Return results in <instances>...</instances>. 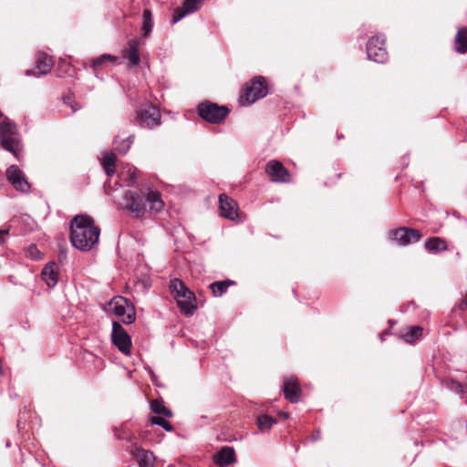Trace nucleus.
<instances>
[{"label":"nucleus","mask_w":467,"mask_h":467,"mask_svg":"<svg viewBox=\"0 0 467 467\" xmlns=\"http://www.w3.org/2000/svg\"><path fill=\"white\" fill-rule=\"evenodd\" d=\"M257 426L260 431H263V415L259 414L257 416Z\"/></svg>","instance_id":"nucleus-39"},{"label":"nucleus","mask_w":467,"mask_h":467,"mask_svg":"<svg viewBox=\"0 0 467 467\" xmlns=\"http://www.w3.org/2000/svg\"><path fill=\"white\" fill-rule=\"evenodd\" d=\"M169 287L171 292L174 295V298L181 309V312L186 317L192 316L197 308L194 293L178 278L171 280Z\"/></svg>","instance_id":"nucleus-3"},{"label":"nucleus","mask_w":467,"mask_h":467,"mask_svg":"<svg viewBox=\"0 0 467 467\" xmlns=\"http://www.w3.org/2000/svg\"><path fill=\"white\" fill-rule=\"evenodd\" d=\"M198 115L207 122L219 124L228 116L230 110L226 106H220L212 101H203L197 107Z\"/></svg>","instance_id":"nucleus-5"},{"label":"nucleus","mask_w":467,"mask_h":467,"mask_svg":"<svg viewBox=\"0 0 467 467\" xmlns=\"http://www.w3.org/2000/svg\"><path fill=\"white\" fill-rule=\"evenodd\" d=\"M0 143L5 150L19 159L20 135L16 123L6 118L0 124Z\"/></svg>","instance_id":"nucleus-4"},{"label":"nucleus","mask_w":467,"mask_h":467,"mask_svg":"<svg viewBox=\"0 0 467 467\" xmlns=\"http://www.w3.org/2000/svg\"><path fill=\"white\" fill-rule=\"evenodd\" d=\"M321 437V434H320V431L319 430H317L316 431H314L311 436H310V440L312 441H318Z\"/></svg>","instance_id":"nucleus-38"},{"label":"nucleus","mask_w":467,"mask_h":467,"mask_svg":"<svg viewBox=\"0 0 467 467\" xmlns=\"http://www.w3.org/2000/svg\"><path fill=\"white\" fill-rule=\"evenodd\" d=\"M445 386L447 389L457 394H462L465 392V387L462 383L454 379L446 380Z\"/></svg>","instance_id":"nucleus-32"},{"label":"nucleus","mask_w":467,"mask_h":467,"mask_svg":"<svg viewBox=\"0 0 467 467\" xmlns=\"http://www.w3.org/2000/svg\"><path fill=\"white\" fill-rule=\"evenodd\" d=\"M410 306H413L414 307V303L413 302H410L408 306H407V308L404 310V311H407L408 308H410Z\"/></svg>","instance_id":"nucleus-43"},{"label":"nucleus","mask_w":467,"mask_h":467,"mask_svg":"<svg viewBox=\"0 0 467 467\" xmlns=\"http://www.w3.org/2000/svg\"><path fill=\"white\" fill-rule=\"evenodd\" d=\"M214 462L219 467H226L236 462L235 451L233 447L224 446L214 456Z\"/></svg>","instance_id":"nucleus-18"},{"label":"nucleus","mask_w":467,"mask_h":467,"mask_svg":"<svg viewBox=\"0 0 467 467\" xmlns=\"http://www.w3.org/2000/svg\"><path fill=\"white\" fill-rule=\"evenodd\" d=\"M119 204L134 213L135 217L142 216L148 205L150 210L155 212L161 211L163 207L161 194L158 192L150 191L148 188L124 190L122 202Z\"/></svg>","instance_id":"nucleus-1"},{"label":"nucleus","mask_w":467,"mask_h":467,"mask_svg":"<svg viewBox=\"0 0 467 467\" xmlns=\"http://www.w3.org/2000/svg\"><path fill=\"white\" fill-rule=\"evenodd\" d=\"M136 119L140 127L151 129L160 124L161 114L155 106L147 104L137 111Z\"/></svg>","instance_id":"nucleus-9"},{"label":"nucleus","mask_w":467,"mask_h":467,"mask_svg":"<svg viewBox=\"0 0 467 467\" xmlns=\"http://www.w3.org/2000/svg\"><path fill=\"white\" fill-rule=\"evenodd\" d=\"M421 327H411L409 328V330L402 336L404 340L406 342H413L416 339H418L421 334Z\"/></svg>","instance_id":"nucleus-29"},{"label":"nucleus","mask_w":467,"mask_h":467,"mask_svg":"<svg viewBox=\"0 0 467 467\" xmlns=\"http://www.w3.org/2000/svg\"><path fill=\"white\" fill-rule=\"evenodd\" d=\"M234 284L235 282L232 280H223L213 282L209 286L214 296H222L227 291L229 286Z\"/></svg>","instance_id":"nucleus-25"},{"label":"nucleus","mask_w":467,"mask_h":467,"mask_svg":"<svg viewBox=\"0 0 467 467\" xmlns=\"http://www.w3.org/2000/svg\"><path fill=\"white\" fill-rule=\"evenodd\" d=\"M108 185H109V184H108L107 182L104 184V188H105V191H106V192L108 191V190H107V189H108Z\"/></svg>","instance_id":"nucleus-44"},{"label":"nucleus","mask_w":467,"mask_h":467,"mask_svg":"<svg viewBox=\"0 0 467 467\" xmlns=\"http://www.w3.org/2000/svg\"><path fill=\"white\" fill-rule=\"evenodd\" d=\"M425 248L433 254L447 250L446 242L440 237H432L425 242Z\"/></svg>","instance_id":"nucleus-23"},{"label":"nucleus","mask_w":467,"mask_h":467,"mask_svg":"<svg viewBox=\"0 0 467 467\" xmlns=\"http://www.w3.org/2000/svg\"><path fill=\"white\" fill-rule=\"evenodd\" d=\"M6 179L16 191L21 192H28L30 191V184L25 173L18 166L11 165L7 168Z\"/></svg>","instance_id":"nucleus-13"},{"label":"nucleus","mask_w":467,"mask_h":467,"mask_svg":"<svg viewBox=\"0 0 467 467\" xmlns=\"http://www.w3.org/2000/svg\"><path fill=\"white\" fill-rule=\"evenodd\" d=\"M186 15H188L187 12L184 11L182 8L176 10L174 15H173V17H172V24H175V23L179 22Z\"/></svg>","instance_id":"nucleus-35"},{"label":"nucleus","mask_w":467,"mask_h":467,"mask_svg":"<svg viewBox=\"0 0 467 467\" xmlns=\"http://www.w3.org/2000/svg\"><path fill=\"white\" fill-rule=\"evenodd\" d=\"M112 311L117 317H122V322L131 324L136 319L135 308L128 299L118 296L111 300Z\"/></svg>","instance_id":"nucleus-7"},{"label":"nucleus","mask_w":467,"mask_h":467,"mask_svg":"<svg viewBox=\"0 0 467 467\" xmlns=\"http://www.w3.org/2000/svg\"><path fill=\"white\" fill-rule=\"evenodd\" d=\"M455 50L460 54L467 52V27H461L455 36Z\"/></svg>","instance_id":"nucleus-22"},{"label":"nucleus","mask_w":467,"mask_h":467,"mask_svg":"<svg viewBox=\"0 0 467 467\" xmlns=\"http://www.w3.org/2000/svg\"><path fill=\"white\" fill-rule=\"evenodd\" d=\"M116 160V155L113 152H107L101 160V165L109 177L115 173Z\"/></svg>","instance_id":"nucleus-24"},{"label":"nucleus","mask_w":467,"mask_h":467,"mask_svg":"<svg viewBox=\"0 0 467 467\" xmlns=\"http://www.w3.org/2000/svg\"><path fill=\"white\" fill-rule=\"evenodd\" d=\"M115 437L119 440H128L130 441V436L125 432L124 430H119L118 428L114 429Z\"/></svg>","instance_id":"nucleus-34"},{"label":"nucleus","mask_w":467,"mask_h":467,"mask_svg":"<svg viewBox=\"0 0 467 467\" xmlns=\"http://www.w3.org/2000/svg\"><path fill=\"white\" fill-rule=\"evenodd\" d=\"M111 340L121 353L130 354L131 338L123 327L116 321L112 323Z\"/></svg>","instance_id":"nucleus-10"},{"label":"nucleus","mask_w":467,"mask_h":467,"mask_svg":"<svg viewBox=\"0 0 467 467\" xmlns=\"http://www.w3.org/2000/svg\"><path fill=\"white\" fill-rule=\"evenodd\" d=\"M219 211L222 217L229 220H234L238 215L235 201L224 193L219 195Z\"/></svg>","instance_id":"nucleus-16"},{"label":"nucleus","mask_w":467,"mask_h":467,"mask_svg":"<svg viewBox=\"0 0 467 467\" xmlns=\"http://www.w3.org/2000/svg\"><path fill=\"white\" fill-rule=\"evenodd\" d=\"M383 36H374L367 43L368 58L377 63H384L388 58Z\"/></svg>","instance_id":"nucleus-8"},{"label":"nucleus","mask_w":467,"mask_h":467,"mask_svg":"<svg viewBox=\"0 0 467 467\" xmlns=\"http://www.w3.org/2000/svg\"><path fill=\"white\" fill-rule=\"evenodd\" d=\"M149 422L151 424V425H158V426H161L162 427L165 431H173V427L172 425L167 420H165L164 418L162 417H160V416H152L149 419Z\"/></svg>","instance_id":"nucleus-30"},{"label":"nucleus","mask_w":467,"mask_h":467,"mask_svg":"<svg viewBox=\"0 0 467 467\" xmlns=\"http://www.w3.org/2000/svg\"><path fill=\"white\" fill-rule=\"evenodd\" d=\"M265 172L270 177L273 182H290L291 175L288 170L276 160H273L267 162L265 167Z\"/></svg>","instance_id":"nucleus-11"},{"label":"nucleus","mask_w":467,"mask_h":467,"mask_svg":"<svg viewBox=\"0 0 467 467\" xmlns=\"http://www.w3.org/2000/svg\"><path fill=\"white\" fill-rule=\"evenodd\" d=\"M53 67V60L47 54L39 53L36 61V67L34 69H27L26 71V75L30 77L34 76L36 78H40L41 76L47 75L49 73Z\"/></svg>","instance_id":"nucleus-15"},{"label":"nucleus","mask_w":467,"mask_h":467,"mask_svg":"<svg viewBox=\"0 0 467 467\" xmlns=\"http://www.w3.org/2000/svg\"><path fill=\"white\" fill-rule=\"evenodd\" d=\"M41 276L48 287H55L58 281L56 264L53 262L47 264L41 272Z\"/></svg>","instance_id":"nucleus-19"},{"label":"nucleus","mask_w":467,"mask_h":467,"mask_svg":"<svg viewBox=\"0 0 467 467\" xmlns=\"http://www.w3.org/2000/svg\"><path fill=\"white\" fill-rule=\"evenodd\" d=\"M130 453L137 459L139 467H154L155 457L150 451L144 450L137 443H132Z\"/></svg>","instance_id":"nucleus-17"},{"label":"nucleus","mask_w":467,"mask_h":467,"mask_svg":"<svg viewBox=\"0 0 467 467\" xmlns=\"http://www.w3.org/2000/svg\"><path fill=\"white\" fill-rule=\"evenodd\" d=\"M275 422L274 418L265 414V429H270Z\"/></svg>","instance_id":"nucleus-36"},{"label":"nucleus","mask_w":467,"mask_h":467,"mask_svg":"<svg viewBox=\"0 0 467 467\" xmlns=\"http://www.w3.org/2000/svg\"><path fill=\"white\" fill-rule=\"evenodd\" d=\"M202 2V0H184L182 8L186 11L187 14H191L200 9V4Z\"/></svg>","instance_id":"nucleus-31"},{"label":"nucleus","mask_w":467,"mask_h":467,"mask_svg":"<svg viewBox=\"0 0 467 467\" xmlns=\"http://www.w3.org/2000/svg\"><path fill=\"white\" fill-rule=\"evenodd\" d=\"M282 391L285 400L291 403H297L302 395L299 380L295 376H288L284 379Z\"/></svg>","instance_id":"nucleus-14"},{"label":"nucleus","mask_w":467,"mask_h":467,"mask_svg":"<svg viewBox=\"0 0 467 467\" xmlns=\"http://www.w3.org/2000/svg\"><path fill=\"white\" fill-rule=\"evenodd\" d=\"M263 91V76L254 77L250 82L243 88V94L239 99L241 106L251 105L259 99Z\"/></svg>","instance_id":"nucleus-6"},{"label":"nucleus","mask_w":467,"mask_h":467,"mask_svg":"<svg viewBox=\"0 0 467 467\" xmlns=\"http://www.w3.org/2000/svg\"><path fill=\"white\" fill-rule=\"evenodd\" d=\"M100 230L88 215H77L70 223V242L77 249L90 251L99 239Z\"/></svg>","instance_id":"nucleus-2"},{"label":"nucleus","mask_w":467,"mask_h":467,"mask_svg":"<svg viewBox=\"0 0 467 467\" xmlns=\"http://www.w3.org/2000/svg\"><path fill=\"white\" fill-rule=\"evenodd\" d=\"M128 187L134 186L138 182V171L136 168H129L127 171L119 175Z\"/></svg>","instance_id":"nucleus-27"},{"label":"nucleus","mask_w":467,"mask_h":467,"mask_svg":"<svg viewBox=\"0 0 467 467\" xmlns=\"http://www.w3.org/2000/svg\"><path fill=\"white\" fill-rule=\"evenodd\" d=\"M269 92H270V90H269V88H268V83H267L266 79L265 78V92H264L265 97L267 96V94Z\"/></svg>","instance_id":"nucleus-40"},{"label":"nucleus","mask_w":467,"mask_h":467,"mask_svg":"<svg viewBox=\"0 0 467 467\" xmlns=\"http://www.w3.org/2000/svg\"><path fill=\"white\" fill-rule=\"evenodd\" d=\"M64 101H65V103L68 104L70 101V97L69 96L65 97Z\"/></svg>","instance_id":"nucleus-42"},{"label":"nucleus","mask_w":467,"mask_h":467,"mask_svg":"<svg viewBox=\"0 0 467 467\" xmlns=\"http://www.w3.org/2000/svg\"><path fill=\"white\" fill-rule=\"evenodd\" d=\"M140 45V40L137 38H133L129 41L128 47L125 50L126 57L134 66H137L140 63V53H139Z\"/></svg>","instance_id":"nucleus-21"},{"label":"nucleus","mask_w":467,"mask_h":467,"mask_svg":"<svg viewBox=\"0 0 467 467\" xmlns=\"http://www.w3.org/2000/svg\"><path fill=\"white\" fill-rule=\"evenodd\" d=\"M133 135H128L126 137H121L119 134H118L114 140H113V145L115 150H117L119 154H126L129 150L130 149V146L133 143Z\"/></svg>","instance_id":"nucleus-20"},{"label":"nucleus","mask_w":467,"mask_h":467,"mask_svg":"<svg viewBox=\"0 0 467 467\" xmlns=\"http://www.w3.org/2000/svg\"><path fill=\"white\" fill-rule=\"evenodd\" d=\"M421 236L422 234L419 230L407 227H400L389 232V238L403 246L419 242Z\"/></svg>","instance_id":"nucleus-12"},{"label":"nucleus","mask_w":467,"mask_h":467,"mask_svg":"<svg viewBox=\"0 0 467 467\" xmlns=\"http://www.w3.org/2000/svg\"><path fill=\"white\" fill-rule=\"evenodd\" d=\"M150 410L155 414L163 415L167 418L172 417L171 410L165 407L161 400H153L150 402Z\"/></svg>","instance_id":"nucleus-28"},{"label":"nucleus","mask_w":467,"mask_h":467,"mask_svg":"<svg viewBox=\"0 0 467 467\" xmlns=\"http://www.w3.org/2000/svg\"><path fill=\"white\" fill-rule=\"evenodd\" d=\"M154 23L152 18V14L150 9H145L142 15V24L141 29L143 32V36L147 37L152 31Z\"/></svg>","instance_id":"nucleus-26"},{"label":"nucleus","mask_w":467,"mask_h":467,"mask_svg":"<svg viewBox=\"0 0 467 467\" xmlns=\"http://www.w3.org/2000/svg\"><path fill=\"white\" fill-rule=\"evenodd\" d=\"M115 59H116L115 57H112V56H110L109 54H103L100 57L93 59L92 67L96 68V67L101 66L105 61L115 60Z\"/></svg>","instance_id":"nucleus-33"},{"label":"nucleus","mask_w":467,"mask_h":467,"mask_svg":"<svg viewBox=\"0 0 467 467\" xmlns=\"http://www.w3.org/2000/svg\"><path fill=\"white\" fill-rule=\"evenodd\" d=\"M279 416L283 419V420H287L288 417H289V414L287 412H280L279 413Z\"/></svg>","instance_id":"nucleus-41"},{"label":"nucleus","mask_w":467,"mask_h":467,"mask_svg":"<svg viewBox=\"0 0 467 467\" xmlns=\"http://www.w3.org/2000/svg\"><path fill=\"white\" fill-rule=\"evenodd\" d=\"M8 229H0V244H4L5 241V236L8 234Z\"/></svg>","instance_id":"nucleus-37"}]
</instances>
